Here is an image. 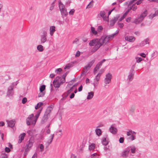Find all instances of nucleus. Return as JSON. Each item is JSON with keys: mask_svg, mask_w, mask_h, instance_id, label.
Instances as JSON below:
<instances>
[{"mask_svg": "<svg viewBox=\"0 0 158 158\" xmlns=\"http://www.w3.org/2000/svg\"><path fill=\"white\" fill-rule=\"evenodd\" d=\"M52 109V108L50 106L47 108L44 115L42 119L41 122V124H44L47 121L48 118L50 116V114Z\"/></svg>", "mask_w": 158, "mask_h": 158, "instance_id": "f257e3e1", "label": "nucleus"}, {"mask_svg": "<svg viewBox=\"0 0 158 158\" xmlns=\"http://www.w3.org/2000/svg\"><path fill=\"white\" fill-rule=\"evenodd\" d=\"M148 11L147 10H145L137 18L135 19L134 23L136 24H138L141 22L144 19V18L147 15Z\"/></svg>", "mask_w": 158, "mask_h": 158, "instance_id": "f03ea898", "label": "nucleus"}, {"mask_svg": "<svg viewBox=\"0 0 158 158\" xmlns=\"http://www.w3.org/2000/svg\"><path fill=\"white\" fill-rule=\"evenodd\" d=\"M34 142V137H31L25 147V152H28L30 150V148L33 146Z\"/></svg>", "mask_w": 158, "mask_h": 158, "instance_id": "7ed1b4c3", "label": "nucleus"}, {"mask_svg": "<svg viewBox=\"0 0 158 158\" xmlns=\"http://www.w3.org/2000/svg\"><path fill=\"white\" fill-rule=\"evenodd\" d=\"M60 78L61 77L57 76L53 80V84L55 88H58L62 84L64 83L61 82L62 81L60 79Z\"/></svg>", "mask_w": 158, "mask_h": 158, "instance_id": "20e7f679", "label": "nucleus"}, {"mask_svg": "<svg viewBox=\"0 0 158 158\" xmlns=\"http://www.w3.org/2000/svg\"><path fill=\"white\" fill-rule=\"evenodd\" d=\"M89 44L90 46H94V45H95L97 44L99 45L100 44H102L101 43V40H100V39L98 38L93 39L90 41Z\"/></svg>", "mask_w": 158, "mask_h": 158, "instance_id": "39448f33", "label": "nucleus"}, {"mask_svg": "<svg viewBox=\"0 0 158 158\" xmlns=\"http://www.w3.org/2000/svg\"><path fill=\"white\" fill-rule=\"evenodd\" d=\"M14 83H13L9 86L8 89V91L7 93V95L9 96H11L13 95L14 94Z\"/></svg>", "mask_w": 158, "mask_h": 158, "instance_id": "423d86ee", "label": "nucleus"}, {"mask_svg": "<svg viewBox=\"0 0 158 158\" xmlns=\"http://www.w3.org/2000/svg\"><path fill=\"white\" fill-rule=\"evenodd\" d=\"M135 73V72L134 69L131 68L129 71V75L128 76V79H129V81H131L133 79Z\"/></svg>", "mask_w": 158, "mask_h": 158, "instance_id": "0eeeda50", "label": "nucleus"}, {"mask_svg": "<svg viewBox=\"0 0 158 158\" xmlns=\"http://www.w3.org/2000/svg\"><path fill=\"white\" fill-rule=\"evenodd\" d=\"M47 36V32L45 31H43L42 35H41L40 41L41 44L44 43L47 41L46 37Z\"/></svg>", "mask_w": 158, "mask_h": 158, "instance_id": "6e6552de", "label": "nucleus"}, {"mask_svg": "<svg viewBox=\"0 0 158 158\" xmlns=\"http://www.w3.org/2000/svg\"><path fill=\"white\" fill-rule=\"evenodd\" d=\"M107 36L106 35H104L102 36L100 38V40H101V43L102 45H105L107 43L109 40L107 38Z\"/></svg>", "mask_w": 158, "mask_h": 158, "instance_id": "1a4fd4ad", "label": "nucleus"}, {"mask_svg": "<svg viewBox=\"0 0 158 158\" xmlns=\"http://www.w3.org/2000/svg\"><path fill=\"white\" fill-rule=\"evenodd\" d=\"M106 78L105 79V82L106 84H109L112 78V74L110 73H108L106 75Z\"/></svg>", "mask_w": 158, "mask_h": 158, "instance_id": "9d476101", "label": "nucleus"}, {"mask_svg": "<svg viewBox=\"0 0 158 158\" xmlns=\"http://www.w3.org/2000/svg\"><path fill=\"white\" fill-rule=\"evenodd\" d=\"M130 150V147H127L126 148L122 153V156L123 157H127L128 155L129 152Z\"/></svg>", "mask_w": 158, "mask_h": 158, "instance_id": "9b49d317", "label": "nucleus"}, {"mask_svg": "<svg viewBox=\"0 0 158 158\" xmlns=\"http://www.w3.org/2000/svg\"><path fill=\"white\" fill-rule=\"evenodd\" d=\"M119 17V15H118L115 17H114L113 19L111 20L110 22V26L111 27L113 26L115 23L116 21L118 20Z\"/></svg>", "mask_w": 158, "mask_h": 158, "instance_id": "f8f14e48", "label": "nucleus"}, {"mask_svg": "<svg viewBox=\"0 0 158 158\" xmlns=\"http://www.w3.org/2000/svg\"><path fill=\"white\" fill-rule=\"evenodd\" d=\"M34 116L33 114H31L28 116L26 119V124L27 126L31 124V122L33 119V117Z\"/></svg>", "mask_w": 158, "mask_h": 158, "instance_id": "ddd939ff", "label": "nucleus"}, {"mask_svg": "<svg viewBox=\"0 0 158 158\" xmlns=\"http://www.w3.org/2000/svg\"><path fill=\"white\" fill-rule=\"evenodd\" d=\"M7 122L8 126L12 128L14 127L15 124V120H12L10 121L7 120Z\"/></svg>", "mask_w": 158, "mask_h": 158, "instance_id": "4468645a", "label": "nucleus"}, {"mask_svg": "<svg viewBox=\"0 0 158 158\" xmlns=\"http://www.w3.org/2000/svg\"><path fill=\"white\" fill-rule=\"evenodd\" d=\"M107 135H106L105 137H103L102 139V144L106 146L108 143V142L106 140V138L107 137Z\"/></svg>", "mask_w": 158, "mask_h": 158, "instance_id": "2eb2a0df", "label": "nucleus"}, {"mask_svg": "<svg viewBox=\"0 0 158 158\" xmlns=\"http://www.w3.org/2000/svg\"><path fill=\"white\" fill-rule=\"evenodd\" d=\"M125 39L126 40L130 42H134L135 40V38L134 37L132 36H127L125 37Z\"/></svg>", "mask_w": 158, "mask_h": 158, "instance_id": "dca6fc26", "label": "nucleus"}, {"mask_svg": "<svg viewBox=\"0 0 158 158\" xmlns=\"http://www.w3.org/2000/svg\"><path fill=\"white\" fill-rule=\"evenodd\" d=\"M25 135L26 134L25 133H23L19 135L18 140L19 143H20L22 142V141L24 139Z\"/></svg>", "mask_w": 158, "mask_h": 158, "instance_id": "f3484780", "label": "nucleus"}, {"mask_svg": "<svg viewBox=\"0 0 158 158\" xmlns=\"http://www.w3.org/2000/svg\"><path fill=\"white\" fill-rule=\"evenodd\" d=\"M109 130L111 133L114 134H116L117 132V129L112 126L109 128Z\"/></svg>", "mask_w": 158, "mask_h": 158, "instance_id": "a211bd4d", "label": "nucleus"}, {"mask_svg": "<svg viewBox=\"0 0 158 158\" xmlns=\"http://www.w3.org/2000/svg\"><path fill=\"white\" fill-rule=\"evenodd\" d=\"M56 27L55 26H51L50 27V34L51 36H52L56 31Z\"/></svg>", "mask_w": 158, "mask_h": 158, "instance_id": "6ab92c4d", "label": "nucleus"}, {"mask_svg": "<svg viewBox=\"0 0 158 158\" xmlns=\"http://www.w3.org/2000/svg\"><path fill=\"white\" fill-rule=\"evenodd\" d=\"M102 46V44H100L99 45L97 44L95 45L91 50V52H96L98 49L101 46Z\"/></svg>", "mask_w": 158, "mask_h": 158, "instance_id": "aec40b11", "label": "nucleus"}, {"mask_svg": "<svg viewBox=\"0 0 158 158\" xmlns=\"http://www.w3.org/2000/svg\"><path fill=\"white\" fill-rule=\"evenodd\" d=\"M68 73L69 71H67L62 75V77H61V78L60 79L62 81L61 82L62 83H64L65 82V78Z\"/></svg>", "mask_w": 158, "mask_h": 158, "instance_id": "412c9836", "label": "nucleus"}, {"mask_svg": "<svg viewBox=\"0 0 158 158\" xmlns=\"http://www.w3.org/2000/svg\"><path fill=\"white\" fill-rule=\"evenodd\" d=\"M60 11L61 12V15L63 17H66L68 15V13L66 8L63 10H60Z\"/></svg>", "mask_w": 158, "mask_h": 158, "instance_id": "4be33fe9", "label": "nucleus"}, {"mask_svg": "<svg viewBox=\"0 0 158 158\" xmlns=\"http://www.w3.org/2000/svg\"><path fill=\"white\" fill-rule=\"evenodd\" d=\"M94 93L93 92H89L88 93V95L87 97V99H91L94 96Z\"/></svg>", "mask_w": 158, "mask_h": 158, "instance_id": "5701e85b", "label": "nucleus"}, {"mask_svg": "<svg viewBox=\"0 0 158 158\" xmlns=\"http://www.w3.org/2000/svg\"><path fill=\"white\" fill-rule=\"evenodd\" d=\"M96 134L98 136H101L102 133V132L101 129L99 128H96L95 130Z\"/></svg>", "mask_w": 158, "mask_h": 158, "instance_id": "b1692460", "label": "nucleus"}, {"mask_svg": "<svg viewBox=\"0 0 158 158\" xmlns=\"http://www.w3.org/2000/svg\"><path fill=\"white\" fill-rule=\"evenodd\" d=\"M35 130L33 129H31L30 130H28L27 131L28 133L30 136H32L35 133ZM31 137H32L31 136Z\"/></svg>", "mask_w": 158, "mask_h": 158, "instance_id": "393cba45", "label": "nucleus"}, {"mask_svg": "<svg viewBox=\"0 0 158 158\" xmlns=\"http://www.w3.org/2000/svg\"><path fill=\"white\" fill-rule=\"evenodd\" d=\"M54 134H53L52 135H51L50 136V140H48L47 142V143L48 145V146L52 142L53 139L54 137Z\"/></svg>", "mask_w": 158, "mask_h": 158, "instance_id": "a878e982", "label": "nucleus"}, {"mask_svg": "<svg viewBox=\"0 0 158 158\" xmlns=\"http://www.w3.org/2000/svg\"><path fill=\"white\" fill-rule=\"evenodd\" d=\"M127 139L128 140L132 141L136 139V136L135 135H132L130 136L127 137Z\"/></svg>", "mask_w": 158, "mask_h": 158, "instance_id": "bb28decb", "label": "nucleus"}, {"mask_svg": "<svg viewBox=\"0 0 158 158\" xmlns=\"http://www.w3.org/2000/svg\"><path fill=\"white\" fill-rule=\"evenodd\" d=\"M37 49L40 52H42L44 50V48L43 46L41 45H39L37 46Z\"/></svg>", "mask_w": 158, "mask_h": 158, "instance_id": "cd10ccee", "label": "nucleus"}, {"mask_svg": "<svg viewBox=\"0 0 158 158\" xmlns=\"http://www.w3.org/2000/svg\"><path fill=\"white\" fill-rule=\"evenodd\" d=\"M95 62V60H92L91 61L89 62L88 64L87 65V66L88 67V69H89L93 64H94Z\"/></svg>", "mask_w": 158, "mask_h": 158, "instance_id": "c85d7f7f", "label": "nucleus"}, {"mask_svg": "<svg viewBox=\"0 0 158 158\" xmlns=\"http://www.w3.org/2000/svg\"><path fill=\"white\" fill-rule=\"evenodd\" d=\"M91 32L93 34H94V35H96L97 34V31L95 30V29L94 27L92 26L91 27Z\"/></svg>", "mask_w": 158, "mask_h": 158, "instance_id": "c756f323", "label": "nucleus"}, {"mask_svg": "<svg viewBox=\"0 0 158 158\" xmlns=\"http://www.w3.org/2000/svg\"><path fill=\"white\" fill-rule=\"evenodd\" d=\"M102 74V73H98L96 76L94 80H96L97 82H98L99 80L100 77Z\"/></svg>", "mask_w": 158, "mask_h": 158, "instance_id": "7c9ffc66", "label": "nucleus"}, {"mask_svg": "<svg viewBox=\"0 0 158 158\" xmlns=\"http://www.w3.org/2000/svg\"><path fill=\"white\" fill-rule=\"evenodd\" d=\"M46 86L44 85H41L40 88V92H44Z\"/></svg>", "mask_w": 158, "mask_h": 158, "instance_id": "2f4dec72", "label": "nucleus"}, {"mask_svg": "<svg viewBox=\"0 0 158 158\" xmlns=\"http://www.w3.org/2000/svg\"><path fill=\"white\" fill-rule=\"evenodd\" d=\"M105 12L104 11H101L100 12V15L101 17H102L103 20H105L104 16L105 15Z\"/></svg>", "mask_w": 158, "mask_h": 158, "instance_id": "473e14b6", "label": "nucleus"}, {"mask_svg": "<svg viewBox=\"0 0 158 158\" xmlns=\"http://www.w3.org/2000/svg\"><path fill=\"white\" fill-rule=\"evenodd\" d=\"M95 148V144L94 143H92L89 147V149L91 150L94 149Z\"/></svg>", "mask_w": 158, "mask_h": 158, "instance_id": "72a5a7b5", "label": "nucleus"}, {"mask_svg": "<svg viewBox=\"0 0 158 158\" xmlns=\"http://www.w3.org/2000/svg\"><path fill=\"white\" fill-rule=\"evenodd\" d=\"M93 0L91 1V2H89V3L87 5L86 8H91L93 6Z\"/></svg>", "mask_w": 158, "mask_h": 158, "instance_id": "f704fd0d", "label": "nucleus"}, {"mask_svg": "<svg viewBox=\"0 0 158 158\" xmlns=\"http://www.w3.org/2000/svg\"><path fill=\"white\" fill-rule=\"evenodd\" d=\"M135 4L136 3H135L130 7H131V9H132V10L134 11H135L137 8V6L135 5Z\"/></svg>", "mask_w": 158, "mask_h": 158, "instance_id": "c9c22d12", "label": "nucleus"}, {"mask_svg": "<svg viewBox=\"0 0 158 158\" xmlns=\"http://www.w3.org/2000/svg\"><path fill=\"white\" fill-rule=\"evenodd\" d=\"M45 94V92H40L38 94V97L39 98L43 97Z\"/></svg>", "mask_w": 158, "mask_h": 158, "instance_id": "e433bc0d", "label": "nucleus"}, {"mask_svg": "<svg viewBox=\"0 0 158 158\" xmlns=\"http://www.w3.org/2000/svg\"><path fill=\"white\" fill-rule=\"evenodd\" d=\"M130 147V150H131V152L132 153H135V152L136 151V148L135 147H134L132 148H131V147Z\"/></svg>", "mask_w": 158, "mask_h": 158, "instance_id": "4c0bfd02", "label": "nucleus"}, {"mask_svg": "<svg viewBox=\"0 0 158 158\" xmlns=\"http://www.w3.org/2000/svg\"><path fill=\"white\" fill-rule=\"evenodd\" d=\"M135 58L136 60V61L137 63H139L141 61L143 60V59L141 57H136Z\"/></svg>", "mask_w": 158, "mask_h": 158, "instance_id": "58836bf2", "label": "nucleus"}, {"mask_svg": "<svg viewBox=\"0 0 158 158\" xmlns=\"http://www.w3.org/2000/svg\"><path fill=\"white\" fill-rule=\"evenodd\" d=\"M156 16V13H155L153 14H151L148 16V17L149 19H152L154 17H155Z\"/></svg>", "mask_w": 158, "mask_h": 158, "instance_id": "ea45409f", "label": "nucleus"}, {"mask_svg": "<svg viewBox=\"0 0 158 158\" xmlns=\"http://www.w3.org/2000/svg\"><path fill=\"white\" fill-rule=\"evenodd\" d=\"M102 65V64H101V62H99L96 65L95 67L97 68V69H99Z\"/></svg>", "mask_w": 158, "mask_h": 158, "instance_id": "a19ab883", "label": "nucleus"}, {"mask_svg": "<svg viewBox=\"0 0 158 158\" xmlns=\"http://www.w3.org/2000/svg\"><path fill=\"white\" fill-rule=\"evenodd\" d=\"M55 3V1L53 2L52 4H51V6L50 7V10H52L53 9L54 7L55 6L54 3Z\"/></svg>", "mask_w": 158, "mask_h": 158, "instance_id": "79ce46f5", "label": "nucleus"}, {"mask_svg": "<svg viewBox=\"0 0 158 158\" xmlns=\"http://www.w3.org/2000/svg\"><path fill=\"white\" fill-rule=\"evenodd\" d=\"M8 156L7 154H6L5 153L4 154L2 153L1 155L0 158H7Z\"/></svg>", "mask_w": 158, "mask_h": 158, "instance_id": "37998d69", "label": "nucleus"}, {"mask_svg": "<svg viewBox=\"0 0 158 158\" xmlns=\"http://www.w3.org/2000/svg\"><path fill=\"white\" fill-rule=\"evenodd\" d=\"M124 138L123 137H121L120 138L119 141V143H123L124 142Z\"/></svg>", "mask_w": 158, "mask_h": 158, "instance_id": "c03bdc74", "label": "nucleus"}, {"mask_svg": "<svg viewBox=\"0 0 158 158\" xmlns=\"http://www.w3.org/2000/svg\"><path fill=\"white\" fill-rule=\"evenodd\" d=\"M27 98L26 97H24L22 100V103L23 104H24L27 102Z\"/></svg>", "mask_w": 158, "mask_h": 158, "instance_id": "a18cd8bd", "label": "nucleus"}, {"mask_svg": "<svg viewBox=\"0 0 158 158\" xmlns=\"http://www.w3.org/2000/svg\"><path fill=\"white\" fill-rule=\"evenodd\" d=\"M75 11V10L74 9H71L69 12V14L70 15H73L74 14V13Z\"/></svg>", "mask_w": 158, "mask_h": 158, "instance_id": "49530a36", "label": "nucleus"}, {"mask_svg": "<svg viewBox=\"0 0 158 158\" xmlns=\"http://www.w3.org/2000/svg\"><path fill=\"white\" fill-rule=\"evenodd\" d=\"M62 71V69L60 68H59L56 69L55 71V73H58V72L60 73Z\"/></svg>", "mask_w": 158, "mask_h": 158, "instance_id": "de8ad7c7", "label": "nucleus"}, {"mask_svg": "<svg viewBox=\"0 0 158 158\" xmlns=\"http://www.w3.org/2000/svg\"><path fill=\"white\" fill-rule=\"evenodd\" d=\"M39 148L40 149V150H41L40 151L41 152H42L43 151H44V146L43 145V144H40V145Z\"/></svg>", "mask_w": 158, "mask_h": 158, "instance_id": "09e8293b", "label": "nucleus"}, {"mask_svg": "<svg viewBox=\"0 0 158 158\" xmlns=\"http://www.w3.org/2000/svg\"><path fill=\"white\" fill-rule=\"evenodd\" d=\"M131 10V7H129V8L123 14L125 16H126L127 14L129 12L130 10Z\"/></svg>", "mask_w": 158, "mask_h": 158, "instance_id": "8fccbe9b", "label": "nucleus"}, {"mask_svg": "<svg viewBox=\"0 0 158 158\" xmlns=\"http://www.w3.org/2000/svg\"><path fill=\"white\" fill-rule=\"evenodd\" d=\"M5 151L6 152H9L10 151V148L8 147H6L5 148Z\"/></svg>", "mask_w": 158, "mask_h": 158, "instance_id": "3c124183", "label": "nucleus"}, {"mask_svg": "<svg viewBox=\"0 0 158 158\" xmlns=\"http://www.w3.org/2000/svg\"><path fill=\"white\" fill-rule=\"evenodd\" d=\"M126 16H125L124 14L122 16V17L120 18V19L118 20V22H120L123 19H124Z\"/></svg>", "mask_w": 158, "mask_h": 158, "instance_id": "603ef678", "label": "nucleus"}, {"mask_svg": "<svg viewBox=\"0 0 158 158\" xmlns=\"http://www.w3.org/2000/svg\"><path fill=\"white\" fill-rule=\"evenodd\" d=\"M135 106H132L130 109V111L132 113H133L134 112L135 110Z\"/></svg>", "mask_w": 158, "mask_h": 158, "instance_id": "864d4df0", "label": "nucleus"}, {"mask_svg": "<svg viewBox=\"0 0 158 158\" xmlns=\"http://www.w3.org/2000/svg\"><path fill=\"white\" fill-rule=\"evenodd\" d=\"M73 86H72L66 92L68 93V94H70L71 92L73 91Z\"/></svg>", "mask_w": 158, "mask_h": 158, "instance_id": "5fc2aeb1", "label": "nucleus"}, {"mask_svg": "<svg viewBox=\"0 0 158 158\" xmlns=\"http://www.w3.org/2000/svg\"><path fill=\"white\" fill-rule=\"evenodd\" d=\"M103 27L102 26H99L98 27V31H99L100 32V31L102 30L103 29Z\"/></svg>", "mask_w": 158, "mask_h": 158, "instance_id": "6e6d98bb", "label": "nucleus"}, {"mask_svg": "<svg viewBox=\"0 0 158 158\" xmlns=\"http://www.w3.org/2000/svg\"><path fill=\"white\" fill-rule=\"evenodd\" d=\"M127 135L128 136H129L132 135L131 130H129L127 132Z\"/></svg>", "mask_w": 158, "mask_h": 158, "instance_id": "4d7b16f0", "label": "nucleus"}, {"mask_svg": "<svg viewBox=\"0 0 158 158\" xmlns=\"http://www.w3.org/2000/svg\"><path fill=\"white\" fill-rule=\"evenodd\" d=\"M143 1V0H139L136 2L135 3L137 5H139Z\"/></svg>", "mask_w": 158, "mask_h": 158, "instance_id": "13d9d810", "label": "nucleus"}, {"mask_svg": "<svg viewBox=\"0 0 158 158\" xmlns=\"http://www.w3.org/2000/svg\"><path fill=\"white\" fill-rule=\"evenodd\" d=\"M118 25L120 28H122L124 26V24L122 23H118Z\"/></svg>", "mask_w": 158, "mask_h": 158, "instance_id": "bf43d9fd", "label": "nucleus"}, {"mask_svg": "<svg viewBox=\"0 0 158 158\" xmlns=\"http://www.w3.org/2000/svg\"><path fill=\"white\" fill-rule=\"evenodd\" d=\"M59 9L60 10H63L65 9L64 6V5L60 6H59Z\"/></svg>", "mask_w": 158, "mask_h": 158, "instance_id": "052dcab7", "label": "nucleus"}, {"mask_svg": "<svg viewBox=\"0 0 158 158\" xmlns=\"http://www.w3.org/2000/svg\"><path fill=\"white\" fill-rule=\"evenodd\" d=\"M80 52L79 51H77L76 54H75L76 57H78L80 56Z\"/></svg>", "mask_w": 158, "mask_h": 158, "instance_id": "680f3d73", "label": "nucleus"}, {"mask_svg": "<svg viewBox=\"0 0 158 158\" xmlns=\"http://www.w3.org/2000/svg\"><path fill=\"white\" fill-rule=\"evenodd\" d=\"M75 96V94L74 93H72L69 96V98L71 99L73 98Z\"/></svg>", "mask_w": 158, "mask_h": 158, "instance_id": "e2e57ef3", "label": "nucleus"}, {"mask_svg": "<svg viewBox=\"0 0 158 158\" xmlns=\"http://www.w3.org/2000/svg\"><path fill=\"white\" fill-rule=\"evenodd\" d=\"M83 86L82 85H81L78 88V91L79 92L81 91L82 90Z\"/></svg>", "mask_w": 158, "mask_h": 158, "instance_id": "0e129e2a", "label": "nucleus"}, {"mask_svg": "<svg viewBox=\"0 0 158 158\" xmlns=\"http://www.w3.org/2000/svg\"><path fill=\"white\" fill-rule=\"evenodd\" d=\"M156 52H154L152 54V57L154 58L156 56Z\"/></svg>", "mask_w": 158, "mask_h": 158, "instance_id": "69168bd1", "label": "nucleus"}, {"mask_svg": "<svg viewBox=\"0 0 158 158\" xmlns=\"http://www.w3.org/2000/svg\"><path fill=\"white\" fill-rule=\"evenodd\" d=\"M69 64H67L64 67V69H69L70 67V66L69 65Z\"/></svg>", "mask_w": 158, "mask_h": 158, "instance_id": "338daca9", "label": "nucleus"}, {"mask_svg": "<svg viewBox=\"0 0 158 158\" xmlns=\"http://www.w3.org/2000/svg\"><path fill=\"white\" fill-rule=\"evenodd\" d=\"M131 17H128L126 19V21L127 22L129 23L131 21Z\"/></svg>", "mask_w": 158, "mask_h": 158, "instance_id": "774afa93", "label": "nucleus"}]
</instances>
